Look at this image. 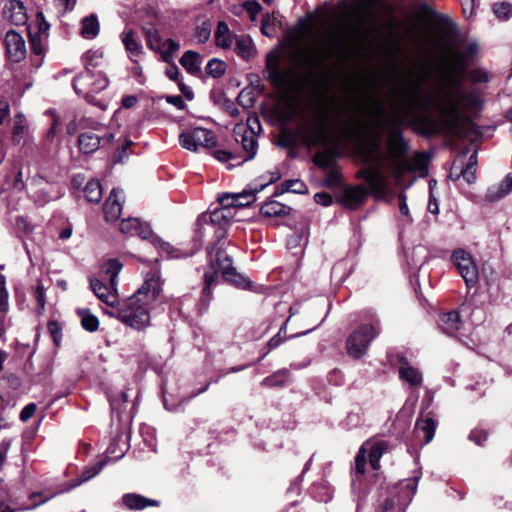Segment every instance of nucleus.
<instances>
[{"label":"nucleus","instance_id":"obj_1","mask_svg":"<svg viewBox=\"0 0 512 512\" xmlns=\"http://www.w3.org/2000/svg\"><path fill=\"white\" fill-rule=\"evenodd\" d=\"M482 105L477 89H445L435 97L423 90L422 80H409L396 92L394 113L399 123L418 118L428 134L463 138L476 133V125L465 114L478 112Z\"/></svg>","mask_w":512,"mask_h":512},{"label":"nucleus","instance_id":"obj_2","mask_svg":"<svg viewBox=\"0 0 512 512\" xmlns=\"http://www.w3.org/2000/svg\"><path fill=\"white\" fill-rule=\"evenodd\" d=\"M231 211L227 207L215 208L208 216L203 215L200 220L205 222V230H214V243L208 247L209 262L204 272V287L200 298V312L207 309L212 299V289L218 282L221 272L223 278L241 289H248L251 281L238 273L232 266L231 258L223 250L227 226L232 219Z\"/></svg>","mask_w":512,"mask_h":512},{"label":"nucleus","instance_id":"obj_3","mask_svg":"<svg viewBox=\"0 0 512 512\" xmlns=\"http://www.w3.org/2000/svg\"><path fill=\"white\" fill-rule=\"evenodd\" d=\"M160 291V274L158 270H153L146 274L144 283L134 295L119 301L114 310L106 313L134 329H143L150 324V306Z\"/></svg>","mask_w":512,"mask_h":512},{"label":"nucleus","instance_id":"obj_4","mask_svg":"<svg viewBox=\"0 0 512 512\" xmlns=\"http://www.w3.org/2000/svg\"><path fill=\"white\" fill-rule=\"evenodd\" d=\"M387 155L377 152V160L386 162L387 167L399 185L402 177L408 172H425L426 160L422 154L413 157L408 155V145L399 131H392L386 142Z\"/></svg>","mask_w":512,"mask_h":512},{"label":"nucleus","instance_id":"obj_5","mask_svg":"<svg viewBox=\"0 0 512 512\" xmlns=\"http://www.w3.org/2000/svg\"><path fill=\"white\" fill-rule=\"evenodd\" d=\"M297 57L290 54L288 63L283 65L278 52H271L266 57L265 72L267 80L276 88L295 89L301 84V77L296 72Z\"/></svg>","mask_w":512,"mask_h":512},{"label":"nucleus","instance_id":"obj_6","mask_svg":"<svg viewBox=\"0 0 512 512\" xmlns=\"http://www.w3.org/2000/svg\"><path fill=\"white\" fill-rule=\"evenodd\" d=\"M121 269L122 264L117 259H109L101 266V271L109 284H104L101 280L96 278H90L92 291L98 299L110 306L111 310H114L119 303L116 285L117 277Z\"/></svg>","mask_w":512,"mask_h":512},{"label":"nucleus","instance_id":"obj_7","mask_svg":"<svg viewBox=\"0 0 512 512\" xmlns=\"http://www.w3.org/2000/svg\"><path fill=\"white\" fill-rule=\"evenodd\" d=\"M421 473L404 479L390 492V495L380 505L379 512H405L416 493Z\"/></svg>","mask_w":512,"mask_h":512},{"label":"nucleus","instance_id":"obj_8","mask_svg":"<svg viewBox=\"0 0 512 512\" xmlns=\"http://www.w3.org/2000/svg\"><path fill=\"white\" fill-rule=\"evenodd\" d=\"M379 333L380 321L378 318H372L370 323L360 325L346 340L348 355L354 359L362 358Z\"/></svg>","mask_w":512,"mask_h":512},{"label":"nucleus","instance_id":"obj_9","mask_svg":"<svg viewBox=\"0 0 512 512\" xmlns=\"http://www.w3.org/2000/svg\"><path fill=\"white\" fill-rule=\"evenodd\" d=\"M108 86V79L101 71L91 69L84 70L73 82V87L78 95L88 97L90 94L99 93Z\"/></svg>","mask_w":512,"mask_h":512},{"label":"nucleus","instance_id":"obj_10","mask_svg":"<svg viewBox=\"0 0 512 512\" xmlns=\"http://www.w3.org/2000/svg\"><path fill=\"white\" fill-rule=\"evenodd\" d=\"M374 197L384 198L389 189V180L383 173L380 163H370L360 171Z\"/></svg>","mask_w":512,"mask_h":512},{"label":"nucleus","instance_id":"obj_11","mask_svg":"<svg viewBox=\"0 0 512 512\" xmlns=\"http://www.w3.org/2000/svg\"><path fill=\"white\" fill-rule=\"evenodd\" d=\"M179 143L184 149L195 152L199 147H214L216 145V137L211 130L196 127L183 131L179 135Z\"/></svg>","mask_w":512,"mask_h":512},{"label":"nucleus","instance_id":"obj_12","mask_svg":"<svg viewBox=\"0 0 512 512\" xmlns=\"http://www.w3.org/2000/svg\"><path fill=\"white\" fill-rule=\"evenodd\" d=\"M451 259L467 287L474 286L478 281V269L470 253L457 249L453 252Z\"/></svg>","mask_w":512,"mask_h":512},{"label":"nucleus","instance_id":"obj_13","mask_svg":"<svg viewBox=\"0 0 512 512\" xmlns=\"http://www.w3.org/2000/svg\"><path fill=\"white\" fill-rule=\"evenodd\" d=\"M298 133L302 142L308 148L326 146L327 144V133L322 120H319L316 124L308 123L303 125L301 123Z\"/></svg>","mask_w":512,"mask_h":512},{"label":"nucleus","instance_id":"obj_14","mask_svg":"<svg viewBox=\"0 0 512 512\" xmlns=\"http://www.w3.org/2000/svg\"><path fill=\"white\" fill-rule=\"evenodd\" d=\"M4 44L9 61L19 63L26 58V43L22 35L18 32L9 30L5 35Z\"/></svg>","mask_w":512,"mask_h":512},{"label":"nucleus","instance_id":"obj_15","mask_svg":"<svg viewBox=\"0 0 512 512\" xmlns=\"http://www.w3.org/2000/svg\"><path fill=\"white\" fill-rule=\"evenodd\" d=\"M234 136L236 142L241 145L242 150L245 152L243 161L253 159L258 149L256 133L253 130L247 129L244 124H237L234 127Z\"/></svg>","mask_w":512,"mask_h":512},{"label":"nucleus","instance_id":"obj_16","mask_svg":"<svg viewBox=\"0 0 512 512\" xmlns=\"http://www.w3.org/2000/svg\"><path fill=\"white\" fill-rule=\"evenodd\" d=\"M123 201V191L118 188L112 189L103 207L105 219L107 221L113 222L120 217L123 208Z\"/></svg>","mask_w":512,"mask_h":512},{"label":"nucleus","instance_id":"obj_17","mask_svg":"<svg viewBox=\"0 0 512 512\" xmlns=\"http://www.w3.org/2000/svg\"><path fill=\"white\" fill-rule=\"evenodd\" d=\"M255 199V195L251 191H243L241 193H226L218 197L220 206L231 208H242L250 205Z\"/></svg>","mask_w":512,"mask_h":512},{"label":"nucleus","instance_id":"obj_18","mask_svg":"<svg viewBox=\"0 0 512 512\" xmlns=\"http://www.w3.org/2000/svg\"><path fill=\"white\" fill-rule=\"evenodd\" d=\"M3 17L13 25H23L27 21L24 4L20 0H9L3 8Z\"/></svg>","mask_w":512,"mask_h":512},{"label":"nucleus","instance_id":"obj_19","mask_svg":"<svg viewBox=\"0 0 512 512\" xmlns=\"http://www.w3.org/2000/svg\"><path fill=\"white\" fill-rule=\"evenodd\" d=\"M121 233L129 236H139L142 239H147L151 235V228L149 224L141 222L138 218H125L120 222L119 227Z\"/></svg>","mask_w":512,"mask_h":512},{"label":"nucleus","instance_id":"obj_20","mask_svg":"<svg viewBox=\"0 0 512 512\" xmlns=\"http://www.w3.org/2000/svg\"><path fill=\"white\" fill-rule=\"evenodd\" d=\"M399 378L401 381L408 383L410 386H419L423 381L421 371L410 364L405 357L399 359Z\"/></svg>","mask_w":512,"mask_h":512},{"label":"nucleus","instance_id":"obj_21","mask_svg":"<svg viewBox=\"0 0 512 512\" xmlns=\"http://www.w3.org/2000/svg\"><path fill=\"white\" fill-rule=\"evenodd\" d=\"M512 191V172L509 173L500 183L490 186L485 199L489 202H497Z\"/></svg>","mask_w":512,"mask_h":512},{"label":"nucleus","instance_id":"obj_22","mask_svg":"<svg viewBox=\"0 0 512 512\" xmlns=\"http://www.w3.org/2000/svg\"><path fill=\"white\" fill-rule=\"evenodd\" d=\"M122 504L129 510H143L146 507H158L159 501L146 498L137 493H126L121 498Z\"/></svg>","mask_w":512,"mask_h":512},{"label":"nucleus","instance_id":"obj_23","mask_svg":"<svg viewBox=\"0 0 512 512\" xmlns=\"http://www.w3.org/2000/svg\"><path fill=\"white\" fill-rule=\"evenodd\" d=\"M121 40L130 59L133 62H137L136 59L143 54V46L141 42L136 39L134 31L131 29L124 30L121 33Z\"/></svg>","mask_w":512,"mask_h":512},{"label":"nucleus","instance_id":"obj_24","mask_svg":"<svg viewBox=\"0 0 512 512\" xmlns=\"http://www.w3.org/2000/svg\"><path fill=\"white\" fill-rule=\"evenodd\" d=\"M215 44L217 47L227 50L233 45V37L228 24L225 21H219L214 32Z\"/></svg>","mask_w":512,"mask_h":512},{"label":"nucleus","instance_id":"obj_25","mask_svg":"<svg viewBox=\"0 0 512 512\" xmlns=\"http://www.w3.org/2000/svg\"><path fill=\"white\" fill-rule=\"evenodd\" d=\"M235 53L245 60L253 58L256 54L254 43L248 35L235 36Z\"/></svg>","mask_w":512,"mask_h":512},{"label":"nucleus","instance_id":"obj_26","mask_svg":"<svg viewBox=\"0 0 512 512\" xmlns=\"http://www.w3.org/2000/svg\"><path fill=\"white\" fill-rule=\"evenodd\" d=\"M436 422L433 418L427 416L419 418L415 424V432L418 437L422 436L424 443L427 444L434 438Z\"/></svg>","mask_w":512,"mask_h":512},{"label":"nucleus","instance_id":"obj_27","mask_svg":"<svg viewBox=\"0 0 512 512\" xmlns=\"http://www.w3.org/2000/svg\"><path fill=\"white\" fill-rule=\"evenodd\" d=\"M439 325L445 334L454 335L462 325L459 313L457 311H450L443 314Z\"/></svg>","mask_w":512,"mask_h":512},{"label":"nucleus","instance_id":"obj_28","mask_svg":"<svg viewBox=\"0 0 512 512\" xmlns=\"http://www.w3.org/2000/svg\"><path fill=\"white\" fill-rule=\"evenodd\" d=\"M108 462L109 458L105 457L98 461L97 463H95L94 465L87 466L86 468H84L79 478L73 480L71 487H78L79 485L89 481L90 479L98 475L102 471V469L107 465Z\"/></svg>","mask_w":512,"mask_h":512},{"label":"nucleus","instance_id":"obj_29","mask_svg":"<svg viewBox=\"0 0 512 512\" xmlns=\"http://www.w3.org/2000/svg\"><path fill=\"white\" fill-rule=\"evenodd\" d=\"M101 138L93 132H84L79 135L78 146L81 152L90 154L99 149Z\"/></svg>","mask_w":512,"mask_h":512},{"label":"nucleus","instance_id":"obj_30","mask_svg":"<svg viewBox=\"0 0 512 512\" xmlns=\"http://www.w3.org/2000/svg\"><path fill=\"white\" fill-rule=\"evenodd\" d=\"M100 31V23L96 14H90L81 20L80 34L84 39H94Z\"/></svg>","mask_w":512,"mask_h":512},{"label":"nucleus","instance_id":"obj_31","mask_svg":"<svg viewBox=\"0 0 512 512\" xmlns=\"http://www.w3.org/2000/svg\"><path fill=\"white\" fill-rule=\"evenodd\" d=\"M180 64L188 73L197 74L201 67L200 55L195 51L188 50L182 55Z\"/></svg>","mask_w":512,"mask_h":512},{"label":"nucleus","instance_id":"obj_32","mask_svg":"<svg viewBox=\"0 0 512 512\" xmlns=\"http://www.w3.org/2000/svg\"><path fill=\"white\" fill-rule=\"evenodd\" d=\"M364 198L365 190L360 186L347 188L343 194L345 205L352 209L358 207Z\"/></svg>","mask_w":512,"mask_h":512},{"label":"nucleus","instance_id":"obj_33","mask_svg":"<svg viewBox=\"0 0 512 512\" xmlns=\"http://www.w3.org/2000/svg\"><path fill=\"white\" fill-rule=\"evenodd\" d=\"M154 245L162 253L166 254V256L168 258H171V259L186 258V257L192 256L195 253L194 251L184 252L179 248L173 247L170 243L164 242L160 239H155Z\"/></svg>","mask_w":512,"mask_h":512},{"label":"nucleus","instance_id":"obj_34","mask_svg":"<svg viewBox=\"0 0 512 512\" xmlns=\"http://www.w3.org/2000/svg\"><path fill=\"white\" fill-rule=\"evenodd\" d=\"M290 379V371L288 369H280L274 372L272 375L266 377L262 381V386L265 387H283Z\"/></svg>","mask_w":512,"mask_h":512},{"label":"nucleus","instance_id":"obj_35","mask_svg":"<svg viewBox=\"0 0 512 512\" xmlns=\"http://www.w3.org/2000/svg\"><path fill=\"white\" fill-rule=\"evenodd\" d=\"M387 443L385 441H378L371 445L369 448V462L374 470L380 467V459L384 452L387 450Z\"/></svg>","mask_w":512,"mask_h":512},{"label":"nucleus","instance_id":"obj_36","mask_svg":"<svg viewBox=\"0 0 512 512\" xmlns=\"http://www.w3.org/2000/svg\"><path fill=\"white\" fill-rule=\"evenodd\" d=\"M428 259V252L423 246H416L407 255V262L413 268H421Z\"/></svg>","mask_w":512,"mask_h":512},{"label":"nucleus","instance_id":"obj_37","mask_svg":"<svg viewBox=\"0 0 512 512\" xmlns=\"http://www.w3.org/2000/svg\"><path fill=\"white\" fill-rule=\"evenodd\" d=\"M336 155L337 151L335 148L326 149L317 152L313 157V161L320 168H329L333 165Z\"/></svg>","mask_w":512,"mask_h":512},{"label":"nucleus","instance_id":"obj_38","mask_svg":"<svg viewBox=\"0 0 512 512\" xmlns=\"http://www.w3.org/2000/svg\"><path fill=\"white\" fill-rule=\"evenodd\" d=\"M84 193L87 201L91 203H98L102 198V187L100 182L96 179L89 180L84 187Z\"/></svg>","mask_w":512,"mask_h":512},{"label":"nucleus","instance_id":"obj_39","mask_svg":"<svg viewBox=\"0 0 512 512\" xmlns=\"http://www.w3.org/2000/svg\"><path fill=\"white\" fill-rule=\"evenodd\" d=\"M77 313L81 318V325L86 331L95 332L98 329L99 320L88 309H78Z\"/></svg>","mask_w":512,"mask_h":512},{"label":"nucleus","instance_id":"obj_40","mask_svg":"<svg viewBox=\"0 0 512 512\" xmlns=\"http://www.w3.org/2000/svg\"><path fill=\"white\" fill-rule=\"evenodd\" d=\"M103 59V51L101 49L89 50L87 51L83 57V63L85 66V70L94 69L100 66Z\"/></svg>","mask_w":512,"mask_h":512},{"label":"nucleus","instance_id":"obj_41","mask_svg":"<svg viewBox=\"0 0 512 512\" xmlns=\"http://www.w3.org/2000/svg\"><path fill=\"white\" fill-rule=\"evenodd\" d=\"M144 33L147 46L155 52L161 51V46L163 45V42L161 40L158 30L156 28H148L145 29Z\"/></svg>","mask_w":512,"mask_h":512},{"label":"nucleus","instance_id":"obj_42","mask_svg":"<svg viewBox=\"0 0 512 512\" xmlns=\"http://www.w3.org/2000/svg\"><path fill=\"white\" fill-rule=\"evenodd\" d=\"M180 49L179 43L173 39H167L161 46V51H158L161 55V59L169 63L174 55Z\"/></svg>","mask_w":512,"mask_h":512},{"label":"nucleus","instance_id":"obj_43","mask_svg":"<svg viewBox=\"0 0 512 512\" xmlns=\"http://www.w3.org/2000/svg\"><path fill=\"white\" fill-rule=\"evenodd\" d=\"M260 211L265 216H279L286 213V207L277 201H270L265 203Z\"/></svg>","mask_w":512,"mask_h":512},{"label":"nucleus","instance_id":"obj_44","mask_svg":"<svg viewBox=\"0 0 512 512\" xmlns=\"http://www.w3.org/2000/svg\"><path fill=\"white\" fill-rule=\"evenodd\" d=\"M397 205H398L399 213H400L401 217L403 218L402 221L405 224H411L413 222V219L410 215L409 207L407 204V197L403 192L399 193V195L397 197Z\"/></svg>","mask_w":512,"mask_h":512},{"label":"nucleus","instance_id":"obj_45","mask_svg":"<svg viewBox=\"0 0 512 512\" xmlns=\"http://www.w3.org/2000/svg\"><path fill=\"white\" fill-rule=\"evenodd\" d=\"M207 73L214 78L222 76L226 71V64L219 59H211L206 66Z\"/></svg>","mask_w":512,"mask_h":512},{"label":"nucleus","instance_id":"obj_46","mask_svg":"<svg viewBox=\"0 0 512 512\" xmlns=\"http://www.w3.org/2000/svg\"><path fill=\"white\" fill-rule=\"evenodd\" d=\"M493 12L497 18L507 20L512 15V5L507 2L495 3L493 5Z\"/></svg>","mask_w":512,"mask_h":512},{"label":"nucleus","instance_id":"obj_47","mask_svg":"<svg viewBox=\"0 0 512 512\" xmlns=\"http://www.w3.org/2000/svg\"><path fill=\"white\" fill-rule=\"evenodd\" d=\"M43 36L40 33H32L29 32V41L31 45V50L35 55H42L44 53V43Z\"/></svg>","mask_w":512,"mask_h":512},{"label":"nucleus","instance_id":"obj_48","mask_svg":"<svg viewBox=\"0 0 512 512\" xmlns=\"http://www.w3.org/2000/svg\"><path fill=\"white\" fill-rule=\"evenodd\" d=\"M26 125L22 114H18L14 120L12 137L15 142H20L24 134Z\"/></svg>","mask_w":512,"mask_h":512},{"label":"nucleus","instance_id":"obj_49","mask_svg":"<svg viewBox=\"0 0 512 512\" xmlns=\"http://www.w3.org/2000/svg\"><path fill=\"white\" fill-rule=\"evenodd\" d=\"M366 446L367 444H363L355 457V471L358 472L360 475H363L365 472L367 454Z\"/></svg>","mask_w":512,"mask_h":512},{"label":"nucleus","instance_id":"obj_50","mask_svg":"<svg viewBox=\"0 0 512 512\" xmlns=\"http://www.w3.org/2000/svg\"><path fill=\"white\" fill-rule=\"evenodd\" d=\"M468 79L473 84L486 83L489 81V75L485 70L473 69L468 73Z\"/></svg>","mask_w":512,"mask_h":512},{"label":"nucleus","instance_id":"obj_51","mask_svg":"<svg viewBox=\"0 0 512 512\" xmlns=\"http://www.w3.org/2000/svg\"><path fill=\"white\" fill-rule=\"evenodd\" d=\"M8 292L5 287V278L0 275V312L6 314L8 311Z\"/></svg>","mask_w":512,"mask_h":512},{"label":"nucleus","instance_id":"obj_52","mask_svg":"<svg viewBox=\"0 0 512 512\" xmlns=\"http://www.w3.org/2000/svg\"><path fill=\"white\" fill-rule=\"evenodd\" d=\"M285 191H290L297 194L305 193L307 190L306 185L300 180H288L284 182Z\"/></svg>","mask_w":512,"mask_h":512},{"label":"nucleus","instance_id":"obj_53","mask_svg":"<svg viewBox=\"0 0 512 512\" xmlns=\"http://www.w3.org/2000/svg\"><path fill=\"white\" fill-rule=\"evenodd\" d=\"M457 178H463L468 184H472L476 181V168H473V164H466Z\"/></svg>","mask_w":512,"mask_h":512},{"label":"nucleus","instance_id":"obj_54","mask_svg":"<svg viewBox=\"0 0 512 512\" xmlns=\"http://www.w3.org/2000/svg\"><path fill=\"white\" fill-rule=\"evenodd\" d=\"M211 35V27L207 22L202 23L201 26H198L196 29V38L199 43H205Z\"/></svg>","mask_w":512,"mask_h":512},{"label":"nucleus","instance_id":"obj_55","mask_svg":"<svg viewBox=\"0 0 512 512\" xmlns=\"http://www.w3.org/2000/svg\"><path fill=\"white\" fill-rule=\"evenodd\" d=\"M48 331L52 335L55 344L59 345V343L61 341V326H60V324L56 321H50L48 323Z\"/></svg>","mask_w":512,"mask_h":512},{"label":"nucleus","instance_id":"obj_56","mask_svg":"<svg viewBox=\"0 0 512 512\" xmlns=\"http://www.w3.org/2000/svg\"><path fill=\"white\" fill-rule=\"evenodd\" d=\"M35 298L37 301L38 313H41L45 307V292L41 284H38L35 290Z\"/></svg>","mask_w":512,"mask_h":512},{"label":"nucleus","instance_id":"obj_57","mask_svg":"<svg viewBox=\"0 0 512 512\" xmlns=\"http://www.w3.org/2000/svg\"><path fill=\"white\" fill-rule=\"evenodd\" d=\"M487 433L483 430H473L469 434V440L477 445H482L487 439Z\"/></svg>","mask_w":512,"mask_h":512},{"label":"nucleus","instance_id":"obj_58","mask_svg":"<svg viewBox=\"0 0 512 512\" xmlns=\"http://www.w3.org/2000/svg\"><path fill=\"white\" fill-rule=\"evenodd\" d=\"M314 200L316 203L322 206H329L332 204L333 198L330 194L326 192H318L314 195Z\"/></svg>","mask_w":512,"mask_h":512},{"label":"nucleus","instance_id":"obj_59","mask_svg":"<svg viewBox=\"0 0 512 512\" xmlns=\"http://www.w3.org/2000/svg\"><path fill=\"white\" fill-rule=\"evenodd\" d=\"M36 411V404L34 403H30L28 405H26L21 413H20V419L23 421V422H26L28 421L32 416L33 414L35 413Z\"/></svg>","mask_w":512,"mask_h":512},{"label":"nucleus","instance_id":"obj_60","mask_svg":"<svg viewBox=\"0 0 512 512\" xmlns=\"http://www.w3.org/2000/svg\"><path fill=\"white\" fill-rule=\"evenodd\" d=\"M478 51V44L476 42H470L463 52H460V58L466 60L472 57Z\"/></svg>","mask_w":512,"mask_h":512},{"label":"nucleus","instance_id":"obj_61","mask_svg":"<svg viewBox=\"0 0 512 512\" xmlns=\"http://www.w3.org/2000/svg\"><path fill=\"white\" fill-rule=\"evenodd\" d=\"M38 32L40 35H44L50 28V24L45 20L43 13L37 14Z\"/></svg>","mask_w":512,"mask_h":512},{"label":"nucleus","instance_id":"obj_62","mask_svg":"<svg viewBox=\"0 0 512 512\" xmlns=\"http://www.w3.org/2000/svg\"><path fill=\"white\" fill-rule=\"evenodd\" d=\"M34 198L38 204L43 205V204L49 202L50 200L56 199L57 196L49 195L48 191L40 190L39 195L34 196Z\"/></svg>","mask_w":512,"mask_h":512},{"label":"nucleus","instance_id":"obj_63","mask_svg":"<svg viewBox=\"0 0 512 512\" xmlns=\"http://www.w3.org/2000/svg\"><path fill=\"white\" fill-rule=\"evenodd\" d=\"M10 445H11V441L7 440V439L3 440L0 443V467L2 466V464L4 463V461L6 459Z\"/></svg>","mask_w":512,"mask_h":512},{"label":"nucleus","instance_id":"obj_64","mask_svg":"<svg viewBox=\"0 0 512 512\" xmlns=\"http://www.w3.org/2000/svg\"><path fill=\"white\" fill-rule=\"evenodd\" d=\"M9 104L4 98H0V125L4 122L9 114Z\"/></svg>","mask_w":512,"mask_h":512}]
</instances>
